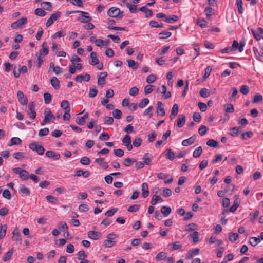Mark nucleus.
I'll return each mask as SVG.
<instances>
[{
	"mask_svg": "<svg viewBox=\"0 0 263 263\" xmlns=\"http://www.w3.org/2000/svg\"><path fill=\"white\" fill-rule=\"evenodd\" d=\"M29 147L32 151H35L39 155H42L45 152V149L43 146L34 142L29 145Z\"/></svg>",
	"mask_w": 263,
	"mask_h": 263,
	"instance_id": "obj_3",
	"label": "nucleus"
},
{
	"mask_svg": "<svg viewBox=\"0 0 263 263\" xmlns=\"http://www.w3.org/2000/svg\"><path fill=\"white\" fill-rule=\"evenodd\" d=\"M178 105L177 104H174L171 110V114L170 115V118L171 120H173L175 117L177 115L178 112Z\"/></svg>",
	"mask_w": 263,
	"mask_h": 263,
	"instance_id": "obj_23",
	"label": "nucleus"
},
{
	"mask_svg": "<svg viewBox=\"0 0 263 263\" xmlns=\"http://www.w3.org/2000/svg\"><path fill=\"white\" fill-rule=\"evenodd\" d=\"M18 191L22 196H29L30 194V190L29 189L26 187L23 184L20 185Z\"/></svg>",
	"mask_w": 263,
	"mask_h": 263,
	"instance_id": "obj_18",
	"label": "nucleus"
},
{
	"mask_svg": "<svg viewBox=\"0 0 263 263\" xmlns=\"http://www.w3.org/2000/svg\"><path fill=\"white\" fill-rule=\"evenodd\" d=\"M166 158L169 159L170 160H173L175 158V155L174 152L170 148L167 149L166 154L165 155Z\"/></svg>",
	"mask_w": 263,
	"mask_h": 263,
	"instance_id": "obj_41",
	"label": "nucleus"
},
{
	"mask_svg": "<svg viewBox=\"0 0 263 263\" xmlns=\"http://www.w3.org/2000/svg\"><path fill=\"white\" fill-rule=\"evenodd\" d=\"M143 163L145 165H149L152 161V156L149 153H145L143 157Z\"/></svg>",
	"mask_w": 263,
	"mask_h": 263,
	"instance_id": "obj_26",
	"label": "nucleus"
},
{
	"mask_svg": "<svg viewBox=\"0 0 263 263\" xmlns=\"http://www.w3.org/2000/svg\"><path fill=\"white\" fill-rule=\"evenodd\" d=\"M236 4L237 5V10L239 14H242L243 11L242 7V0H236Z\"/></svg>",
	"mask_w": 263,
	"mask_h": 263,
	"instance_id": "obj_49",
	"label": "nucleus"
},
{
	"mask_svg": "<svg viewBox=\"0 0 263 263\" xmlns=\"http://www.w3.org/2000/svg\"><path fill=\"white\" fill-rule=\"evenodd\" d=\"M199 94L203 98H207L210 95V91L208 89L203 88L200 90Z\"/></svg>",
	"mask_w": 263,
	"mask_h": 263,
	"instance_id": "obj_47",
	"label": "nucleus"
},
{
	"mask_svg": "<svg viewBox=\"0 0 263 263\" xmlns=\"http://www.w3.org/2000/svg\"><path fill=\"white\" fill-rule=\"evenodd\" d=\"M222 240L220 239H217L215 236H211L209 239V243L210 244L216 243L217 246H220L222 243Z\"/></svg>",
	"mask_w": 263,
	"mask_h": 263,
	"instance_id": "obj_29",
	"label": "nucleus"
},
{
	"mask_svg": "<svg viewBox=\"0 0 263 263\" xmlns=\"http://www.w3.org/2000/svg\"><path fill=\"white\" fill-rule=\"evenodd\" d=\"M199 252V249L198 248H196L190 250L186 254V259H191L193 257V256L198 254Z\"/></svg>",
	"mask_w": 263,
	"mask_h": 263,
	"instance_id": "obj_20",
	"label": "nucleus"
},
{
	"mask_svg": "<svg viewBox=\"0 0 263 263\" xmlns=\"http://www.w3.org/2000/svg\"><path fill=\"white\" fill-rule=\"evenodd\" d=\"M90 175V173L88 171H84L82 170H77L74 174V176L77 177L83 176L84 178H87Z\"/></svg>",
	"mask_w": 263,
	"mask_h": 263,
	"instance_id": "obj_22",
	"label": "nucleus"
},
{
	"mask_svg": "<svg viewBox=\"0 0 263 263\" xmlns=\"http://www.w3.org/2000/svg\"><path fill=\"white\" fill-rule=\"evenodd\" d=\"M242 131V128L240 127H233L230 130V134L233 137L236 136L238 135V133H241Z\"/></svg>",
	"mask_w": 263,
	"mask_h": 263,
	"instance_id": "obj_27",
	"label": "nucleus"
},
{
	"mask_svg": "<svg viewBox=\"0 0 263 263\" xmlns=\"http://www.w3.org/2000/svg\"><path fill=\"white\" fill-rule=\"evenodd\" d=\"M126 6L129 9V11L131 13H136L138 11L136 5L131 4L130 3H127Z\"/></svg>",
	"mask_w": 263,
	"mask_h": 263,
	"instance_id": "obj_56",
	"label": "nucleus"
},
{
	"mask_svg": "<svg viewBox=\"0 0 263 263\" xmlns=\"http://www.w3.org/2000/svg\"><path fill=\"white\" fill-rule=\"evenodd\" d=\"M17 97L19 102L23 105L27 104L28 100L22 91H18L17 93Z\"/></svg>",
	"mask_w": 263,
	"mask_h": 263,
	"instance_id": "obj_11",
	"label": "nucleus"
},
{
	"mask_svg": "<svg viewBox=\"0 0 263 263\" xmlns=\"http://www.w3.org/2000/svg\"><path fill=\"white\" fill-rule=\"evenodd\" d=\"M172 35V33L169 31H163L159 34V39H165L170 37Z\"/></svg>",
	"mask_w": 263,
	"mask_h": 263,
	"instance_id": "obj_44",
	"label": "nucleus"
},
{
	"mask_svg": "<svg viewBox=\"0 0 263 263\" xmlns=\"http://www.w3.org/2000/svg\"><path fill=\"white\" fill-rule=\"evenodd\" d=\"M80 13L81 14L78 17V20L80 21L82 23H88L90 22L92 18L89 15V13L87 12L82 11H74L70 12V13Z\"/></svg>",
	"mask_w": 263,
	"mask_h": 263,
	"instance_id": "obj_2",
	"label": "nucleus"
},
{
	"mask_svg": "<svg viewBox=\"0 0 263 263\" xmlns=\"http://www.w3.org/2000/svg\"><path fill=\"white\" fill-rule=\"evenodd\" d=\"M127 62L129 67L132 68L133 69H137L138 68V65L134 60L128 59L127 60Z\"/></svg>",
	"mask_w": 263,
	"mask_h": 263,
	"instance_id": "obj_37",
	"label": "nucleus"
},
{
	"mask_svg": "<svg viewBox=\"0 0 263 263\" xmlns=\"http://www.w3.org/2000/svg\"><path fill=\"white\" fill-rule=\"evenodd\" d=\"M121 11L119 8L113 7L110 8L107 12V14L111 17H118L122 18L123 16L122 14L120 15Z\"/></svg>",
	"mask_w": 263,
	"mask_h": 263,
	"instance_id": "obj_4",
	"label": "nucleus"
},
{
	"mask_svg": "<svg viewBox=\"0 0 263 263\" xmlns=\"http://www.w3.org/2000/svg\"><path fill=\"white\" fill-rule=\"evenodd\" d=\"M197 24L202 28H205L207 26L208 22L204 18L198 19Z\"/></svg>",
	"mask_w": 263,
	"mask_h": 263,
	"instance_id": "obj_62",
	"label": "nucleus"
},
{
	"mask_svg": "<svg viewBox=\"0 0 263 263\" xmlns=\"http://www.w3.org/2000/svg\"><path fill=\"white\" fill-rule=\"evenodd\" d=\"M157 79V77L154 74H150L146 78V82L151 84L155 82Z\"/></svg>",
	"mask_w": 263,
	"mask_h": 263,
	"instance_id": "obj_64",
	"label": "nucleus"
},
{
	"mask_svg": "<svg viewBox=\"0 0 263 263\" xmlns=\"http://www.w3.org/2000/svg\"><path fill=\"white\" fill-rule=\"evenodd\" d=\"M208 130L209 128L206 126L201 125L199 128L198 133L200 136H203L206 133Z\"/></svg>",
	"mask_w": 263,
	"mask_h": 263,
	"instance_id": "obj_60",
	"label": "nucleus"
},
{
	"mask_svg": "<svg viewBox=\"0 0 263 263\" xmlns=\"http://www.w3.org/2000/svg\"><path fill=\"white\" fill-rule=\"evenodd\" d=\"M122 111L119 109H116L112 111V116L116 119H120L122 117Z\"/></svg>",
	"mask_w": 263,
	"mask_h": 263,
	"instance_id": "obj_55",
	"label": "nucleus"
},
{
	"mask_svg": "<svg viewBox=\"0 0 263 263\" xmlns=\"http://www.w3.org/2000/svg\"><path fill=\"white\" fill-rule=\"evenodd\" d=\"M261 240H263V232L258 237H251L249 242L252 246H256Z\"/></svg>",
	"mask_w": 263,
	"mask_h": 263,
	"instance_id": "obj_9",
	"label": "nucleus"
},
{
	"mask_svg": "<svg viewBox=\"0 0 263 263\" xmlns=\"http://www.w3.org/2000/svg\"><path fill=\"white\" fill-rule=\"evenodd\" d=\"M118 236L111 233L106 236V239L103 242L104 246L106 248H110L115 246L118 242Z\"/></svg>",
	"mask_w": 263,
	"mask_h": 263,
	"instance_id": "obj_1",
	"label": "nucleus"
},
{
	"mask_svg": "<svg viewBox=\"0 0 263 263\" xmlns=\"http://www.w3.org/2000/svg\"><path fill=\"white\" fill-rule=\"evenodd\" d=\"M107 76L106 72H101L100 76L98 78L97 84L99 86L102 87L105 84V78Z\"/></svg>",
	"mask_w": 263,
	"mask_h": 263,
	"instance_id": "obj_10",
	"label": "nucleus"
},
{
	"mask_svg": "<svg viewBox=\"0 0 263 263\" xmlns=\"http://www.w3.org/2000/svg\"><path fill=\"white\" fill-rule=\"evenodd\" d=\"M252 32L254 38L257 40H259L260 39H263V29L262 28L259 27L257 31L252 29Z\"/></svg>",
	"mask_w": 263,
	"mask_h": 263,
	"instance_id": "obj_12",
	"label": "nucleus"
},
{
	"mask_svg": "<svg viewBox=\"0 0 263 263\" xmlns=\"http://www.w3.org/2000/svg\"><path fill=\"white\" fill-rule=\"evenodd\" d=\"M196 137V136L194 135L187 139L183 140L182 142V144L184 146H187L191 145L195 141Z\"/></svg>",
	"mask_w": 263,
	"mask_h": 263,
	"instance_id": "obj_21",
	"label": "nucleus"
},
{
	"mask_svg": "<svg viewBox=\"0 0 263 263\" xmlns=\"http://www.w3.org/2000/svg\"><path fill=\"white\" fill-rule=\"evenodd\" d=\"M178 20V16L175 15H171L166 16L165 21L168 23H173Z\"/></svg>",
	"mask_w": 263,
	"mask_h": 263,
	"instance_id": "obj_39",
	"label": "nucleus"
},
{
	"mask_svg": "<svg viewBox=\"0 0 263 263\" xmlns=\"http://www.w3.org/2000/svg\"><path fill=\"white\" fill-rule=\"evenodd\" d=\"M122 142L123 144L126 147L128 151H131L133 149V145L131 144V138L128 135H126L122 139Z\"/></svg>",
	"mask_w": 263,
	"mask_h": 263,
	"instance_id": "obj_7",
	"label": "nucleus"
},
{
	"mask_svg": "<svg viewBox=\"0 0 263 263\" xmlns=\"http://www.w3.org/2000/svg\"><path fill=\"white\" fill-rule=\"evenodd\" d=\"M149 103V100L148 98H144L141 100V101L139 103L138 106L140 108H143L145 106H146Z\"/></svg>",
	"mask_w": 263,
	"mask_h": 263,
	"instance_id": "obj_50",
	"label": "nucleus"
},
{
	"mask_svg": "<svg viewBox=\"0 0 263 263\" xmlns=\"http://www.w3.org/2000/svg\"><path fill=\"white\" fill-rule=\"evenodd\" d=\"M2 196L4 198L10 200L11 198L12 195L11 192L8 189H5L2 193Z\"/></svg>",
	"mask_w": 263,
	"mask_h": 263,
	"instance_id": "obj_59",
	"label": "nucleus"
},
{
	"mask_svg": "<svg viewBox=\"0 0 263 263\" xmlns=\"http://www.w3.org/2000/svg\"><path fill=\"white\" fill-rule=\"evenodd\" d=\"M42 48L40 50V54L42 55H46L48 54L49 51L47 47L46 43H44L42 45Z\"/></svg>",
	"mask_w": 263,
	"mask_h": 263,
	"instance_id": "obj_40",
	"label": "nucleus"
},
{
	"mask_svg": "<svg viewBox=\"0 0 263 263\" xmlns=\"http://www.w3.org/2000/svg\"><path fill=\"white\" fill-rule=\"evenodd\" d=\"M29 176V175L28 171H27L25 170H24L23 171H22V172L19 176V177L22 180L25 181L28 179Z\"/></svg>",
	"mask_w": 263,
	"mask_h": 263,
	"instance_id": "obj_43",
	"label": "nucleus"
},
{
	"mask_svg": "<svg viewBox=\"0 0 263 263\" xmlns=\"http://www.w3.org/2000/svg\"><path fill=\"white\" fill-rule=\"evenodd\" d=\"M167 256L166 253L161 252L156 256V259L157 261L164 259Z\"/></svg>",
	"mask_w": 263,
	"mask_h": 263,
	"instance_id": "obj_48",
	"label": "nucleus"
},
{
	"mask_svg": "<svg viewBox=\"0 0 263 263\" xmlns=\"http://www.w3.org/2000/svg\"><path fill=\"white\" fill-rule=\"evenodd\" d=\"M156 114L158 116H164L165 114L164 104L160 101H158L157 103Z\"/></svg>",
	"mask_w": 263,
	"mask_h": 263,
	"instance_id": "obj_8",
	"label": "nucleus"
},
{
	"mask_svg": "<svg viewBox=\"0 0 263 263\" xmlns=\"http://www.w3.org/2000/svg\"><path fill=\"white\" fill-rule=\"evenodd\" d=\"M27 22V18L26 17H22L16 22L13 23L11 25L12 29H16L22 27V25L26 24Z\"/></svg>",
	"mask_w": 263,
	"mask_h": 263,
	"instance_id": "obj_5",
	"label": "nucleus"
},
{
	"mask_svg": "<svg viewBox=\"0 0 263 263\" xmlns=\"http://www.w3.org/2000/svg\"><path fill=\"white\" fill-rule=\"evenodd\" d=\"M102 234L99 231H88V236L89 238L97 240L99 239Z\"/></svg>",
	"mask_w": 263,
	"mask_h": 263,
	"instance_id": "obj_16",
	"label": "nucleus"
},
{
	"mask_svg": "<svg viewBox=\"0 0 263 263\" xmlns=\"http://www.w3.org/2000/svg\"><path fill=\"white\" fill-rule=\"evenodd\" d=\"M50 83L55 89H58L60 87V81L55 77H52L50 80Z\"/></svg>",
	"mask_w": 263,
	"mask_h": 263,
	"instance_id": "obj_24",
	"label": "nucleus"
},
{
	"mask_svg": "<svg viewBox=\"0 0 263 263\" xmlns=\"http://www.w3.org/2000/svg\"><path fill=\"white\" fill-rule=\"evenodd\" d=\"M142 196L144 198H146L149 195L148 186L147 183H143L141 185Z\"/></svg>",
	"mask_w": 263,
	"mask_h": 263,
	"instance_id": "obj_19",
	"label": "nucleus"
},
{
	"mask_svg": "<svg viewBox=\"0 0 263 263\" xmlns=\"http://www.w3.org/2000/svg\"><path fill=\"white\" fill-rule=\"evenodd\" d=\"M163 201V199L157 195H154L153 196L152 200L151 201V203L152 205H155L157 203L162 202Z\"/></svg>",
	"mask_w": 263,
	"mask_h": 263,
	"instance_id": "obj_28",
	"label": "nucleus"
},
{
	"mask_svg": "<svg viewBox=\"0 0 263 263\" xmlns=\"http://www.w3.org/2000/svg\"><path fill=\"white\" fill-rule=\"evenodd\" d=\"M34 13L35 15L39 16H44L46 14V12L41 8H37L34 11Z\"/></svg>",
	"mask_w": 263,
	"mask_h": 263,
	"instance_id": "obj_58",
	"label": "nucleus"
},
{
	"mask_svg": "<svg viewBox=\"0 0 263 263\" xmlns=\"http://www.w3.org/2000/svg\"><path fill=\"white\" fill-rule=\"evenodd\" d=\"M262 96L260 94L256 93L253 98V103H258L261 102L262 101Z\"/></svg>",
	"mask_w": 263,
	"mask_h": 263,
	"instance_id": "obj_54",
	"label": "nucleus"
},
{
	"mask_svg": "<svg viewBox=\"0 0 263 263\" xmlns=\"http://www.w3.org/2000/svg\"><path fill=\"white\" fill-rule=\"evenodd\" d=\"M139 10L142 11L145 13L146 17H150L153 15L152 11L150 9H147L145 6L141 7Z\"/></svg>",
	"mask_w": 263,
	"mask_h": 263,
	"instance_id": "obj_31",
	"label": "nucleus"
},
{
	"mask_svg": "<svg viewBox=\"0 0 263 263\" xmlns=\"http://www.w3.org/2000/svg\"><path fill=\"white\" fill-rule=\"evenodd\" d=\"M50 68L52 69L53 71L58 75L62 71V68L59 66H55L53 62L50 63Z\"/></svg>",
	"mask_w": 263,
	"mask_h": 263,
	"instance_id": "obj_30",
	"label": "nucleus"
},
{
	"mask_svg": "<svg viewBox=\"0 0 263 263\" xmlns=\"http://www.w3.org/2000/svg\"><path fill=\"white\" fill-rule=\"evenodd\" d=\"M90 76L86 73L84 76L78 75L74 78L75 81L78 83H81L83 81L88 82L90 80Z\"/></svg>",
	"mask_w": 263,
	"mask_h": 263,
	"instance_id": "obj_13",
	"label": "nucleus"
},
{
	"mask_svg": "<svg viewBox=\"0 0 263 263\" xmlns=\"http://www.w3.org/2000/svg\"><path fill=\"white\" fill-rule=\"evenodd\" d=\"M21 140L18 137H13L11 139L10 143L8 146H12L14 145H18L21 143Z\"/></svg>",
	"mask_w": 263,
	"mask_h": 263,
	"instance_id": "obj_34",
	"label": "nucleus"
},
{
	"mask_svg": "<svg viewBox=\"0 0 263 263\" xmlns=\"http://www.w3.org/2000/svg\"><path fill=\"white\" fill-rule=\"evenodd\" d=\"M142 139L140 137H137L135 139L133 142V146L137 147L140 146L142 143Z\"/></svg>",
	"mask_w": 263,
	"mask_h": 263,
	"instance_id": "obj_61",
	"label": "nucleus"
},
{
	"mask_svg": "<svg viewBox=\"0 0 263 263\" xmlns=\"http://www.w3.org/2000/svg\"><path fill=\"white\" fill-rule=\"evenodd\" d=\"M246 43L245 41H241L238 43L237 41L234 40L232 45V48L234 49V51L237 50L239 52H242L243 50Z\"/></svg>",
	"mask_w": 263,
	"mask_h": 263,
	"instance_id": "obj_6",
	"label": "nucleus"
},
{
	"mask_svg": "<svg viewBox=\"0 0 263 263\" xmlns=\"http://www.w3.org/2000/svg\"><path fill=\"white\" fill-rule=\"evenodd\" d=\"M12 239L13 240L19 242L20 243L22 242V239L19 235L18 231H13Z\"/></svg>",
	"mask_w": 263,
	"mask_h": 263,
	"instance_id": "obj_38",
	"label": "nucleus"
},
{
	"mask_svg": "<svg viewBox=\"0 0 263 263\" xmlns=\"http://www.w3.org/2000/svg\"><path fill=\"white\" fill-rule=\"evenodd\" d=\"M185 122V117L183 115H180L177 119V126L182 127Z\"/></svg>",
	"mask_w": 263,
	"mask_h": 263,
	"instance_id": "obj_25",
	"label": "nucleus"
},
{
	"mask_svg": "<svg viewBox=\"0 0 263 263\" xmlns=\"http://www.w3.org/2000/svg\"><path fill=\"white\" fill-rule=\"evenodd\" d=\"M171 208L170 207L163 206L162 207L161 211L165 217L167 216L171 212Z\"/></svg>",
	"mask_w": 263,
	"mask_h": 263,
	"instance_id": "obj_42",
	"label": "nucleus"
},
{
	"mask_svg": "<svg viewBox=\"0 0 263 263\" xmlns=\"http://www.w3.org/2000/svg\"><path fill=\"white\" fill-rule=\"evenodd\" d=\"M204 12L208 17L214 14V9L211 7H207L205 9Z\"/></svg>",
	"mask_w": 263,
	"mask_h": 263,
	"instance_id": "obj_63",
	"label": "nucleus"
},
{
	"mask_svg": "<svg viewBox=\"0 0 263 263\" xmlns=\"http://www.w3.org/2000/svg\"><path fill=\"white\" fill-rule=\"evenodd\" d=\"M41 6L44 9L48 11H51L52 8L51 4L49 2H43L41 3Z\"/></svg>",
	"mask_w": 263,
	"mask_h": 263,
	"instance_id": "obj_35",
	"label": "nucleus"
},
{
	"mask_svg": "<svg viewBox=\"0 0 263 263\" xmlns=\"http://www.w3.org/2000/svg\"><path fill=\"white\" fill-rule=\"evenodd\" d=\"M99 63V60L97 58V53L95 52H91L90 55L89 63L91 65H96Z\"/></svg>",
	"mask_w": 263,
	"mask_h": 263,
	"instance_id": "obj_14",
	"label": "nucleus"
},
{
	"mask_svg": "<svg viewBox=\"0 0 263 263\" xmlns=\"http://www.w3.org/2000/svg\"><path fill=\"white\" fill-rule=\"evenodd\" d=\"M46 156L49 158H55L56 160L60 159L61 156L60 154H56L52 151H48L45 153Z\"/></svg>",
	"mask_w": 263,
	"mask_h": 263,
	"instance_id": "obj_32",
	"label": "nucleus"
},
{
	"mask_svg": "<svg viewBox=\"0 0 263 263\" xmlns=\"http://www.w3.org/2000/svg\"><path fill=\"white\" fill-rule=\"evenodd\" d=\"M206 144L210 147L215 148L218 146V142L215 140L210 139L206 142Z\"/></svg>",
	"mask_w": 263,
	"mask_h": 263,
	"instance_id": "obj_51",
	"label": "nucleus"
},
{
	"mask_svg": "<svg viewBox=\"0 0 263 263\" xmlns=\"http://www.w3.org/2000/svg\"><path fill=\"white\" fill-rule=\"evenodd\" d=\"M44 119L43 121L45 122H49L50 120H52V114L49 108H46L44 110Z\"/></svg>",
	"mask_w": 263,
	"mask_h": 263,
	"instance_id": "obj_17",
	"label": "nucleus"
},
{
	"mask_svg": "<svg viewBox=\"0 0 263 263\" xmlns=\"http://www.w3.org/2000/svg\"><path fill=\"white\" fill-rule=\"evenodd\" d=\"M12 254H13V250L12 249L9 250L3 256V260L5 262L9 260L12 257Z\"/></svg>",
	"mask_w": 263,
	"mask_h": 263,
	"instance_id": "obj_45",
	"label": "nucleus"
},
{
	"mask_svg": "<svg viewBox=\"0 0 263 263\" xmlns=\"http://www.w3.org/2000/svg\"><path fill=\"white\" fill-rule=\"evenodd\" d=\"M153 110V107L152 106H149L147 109H146L144 112L143 115L148 116L149 118H152L153 117L152 110Z\"/></svg>",
	"mask_w": 263,
	"mask_h": 263,
	"instance_id": "obj_46",
	"label": "nucleus"
},
{
	"mask_svg": "<svg viewBox=\"0 0 263 263\" xmlns=\"http://www.w3.org/2000/svg\"><path fill=\"white\" fill-rule=\"evenodd\" d=\"M189 236L193 239L194 243H196L198 242L199 235L197 231H194V232L190 234Z\"/></svg>",
	"mask_w": 263,
	"mask_h": 263,
	"instance_id": "obj_36",
	"label": "nucleus"
},
{
	"mask_svg": "<svg viewBox=\"0 0 263 263\" xmlns=\"http://www.w3.org/2000/svg\"><path fill=\"white\" fill-rule=\"evenodd\" d=\"M61 107L66 111H70V107L69 102L67 100H63L61 103Z\"/></svg>",
	"mask_w": 263,
	"mask_h": 263,
	"instance_id": "obj_33",
	"label": "nucleus"
},
{
	"mask_svg": "<svg viewBox=\"0 0 263 263\" xmlns=\"http://www.w3.org/2000/svg\"><path fill=\"white\" fill-rule=\"evenodd\" d=\"M202 152V149L201 146L198 147L196 149H195V151L193 152V156L194 158H198L199 157Z\"/></svg>",
	"mask_w": 263,
	"mask_h": 263,
	"instance_id": "obj_53",
	"label": "nucleus"
},
{
	"mask_svg": "<svg viewBox=\"0 0 263 263\" xmlns=\"http://www.w3.org/2000/svg\"><path fill=\"white\" fill-rule=\"evenodd\" d=\"M44 102L46 104H49L52 99V95L48 92L44 93Z\"/></svg>",
	"mask_w": 263,
	"mask_h": 263,
	"instance_id": "obj_52",
	"label": "nucleus"
},
{
	"mask_svg": "<svg viewBox=\"0 0 263 263\" xmlns=\"http://www.w3.org/2000/svg\"><path fill=\"white\" fill-rule=\"evenodd\" d=\"M239 201L238 200V199H236L234 201L233 205L230 207L229 211L231 212H235L236 210V209H237V208L239 206Z\"/></svg>",
	"mask_w": 263,
	"mask_h": 263,
	"instance_id": "obj_57",
	"label": "nucleus"
},
{
	"mask_svg": "<svg viewBox=\"0 0 263 263\" xmlns=\"http://www.w3.org/2000/svg\"><path fill=\"white\" fill-rule=\"evenodd\" d=\"M157 90L163 94L164 99H166L171 97V93L170 91H167L166 87L162 85L160 88H158Z\"/></svg>",
	"mask_w": 263,
	"mask_h": 263,
	"instance_id": "obj_15",
	"label": "nucleus"
}]
</instances>
